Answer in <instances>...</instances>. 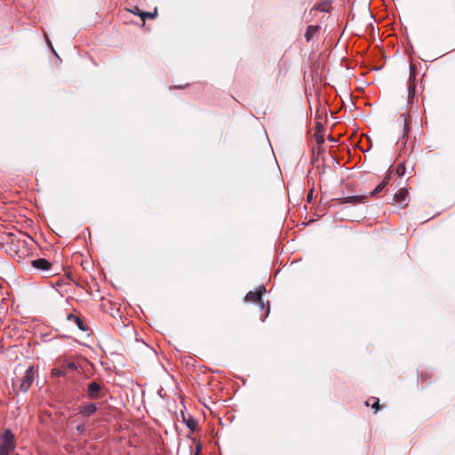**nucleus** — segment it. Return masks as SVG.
Segmentation results:
<instances>
[{"label":"nucleus","mask_w":455,"mask_h":455,"mask_svg":"<svg viewBox=\"0 0 455 455\" xmlns=\"http://www.w3.org/2000/svg\"><path fill=\"white\" fill-rule=\"evenodd\" d=\"M14 449V435L10 429H5L0 435V455H10Z\"/></svg>","instance_id":"f257e3e1"},{"label":"nucleus","mask_w":455,"mask_h":455,"mask_svg":"<svg viewBox=\"0 0 455 455\" xmlns=\"http://www.w3.org/2000/svg\"><path fill=\"white\" fill-rule=\"evenodd\" d=\"M266 292V288L263 285H260L257 288L256 291H249L244 299L247 302L252 303H262V295Z\"/></svg>","instance_id":"f03ea898"},{"label":"nucleus","mask_w":455,"mask_h":455,"mask_svg":"<svg viewBox=\"0 0 455 455\" xmlns=\"http://www.w3.org/2000/svg\"><path fill=\"white\" fill-rule=\"evenodd\" d=\"M34 374H35L34 367L33 366L28 367L25 372V375L21 379V383H20V389L21 391L27 392L29 389L31 384L34 381Z\"/></svg>","instance_id":"7ed1b4c3"},{"label":"nucleus","mask_w":455,"mask_h":455,"mask_svg":"<svg viewBox=\"0 0 455 455\" xmlns=\"http://www.w3.org/2000/svg\"><path fill=\"white\" fill-rule=\"evenodd\" d=\"M394 199L395 203L401 207H404L408 204L410 196L409 192L406 188H401L395 196Z\"/></svg>","instance_id":"20e7f679"},{"label":"nucleus","mask_w":455,"mask_h":455,"mask_svg":"<svg viewBox=\"0 0 455 455\" xmlns=\"http://www.w3.org/2000/svg\"><path fill=\"white\" fill-rule=\"evenodd\" d=\"M368 196H347L343 198L338 199L339 203L340 204H364L367 201Z\"/></svg>","instance_id":"39448f33"},{"label":"nucleus","mask_w":455,"mask_h":455,"mask_svg":"<svg viewBox=\"0 0 455 455\" xmlns=\"http://www.w3.org/2000/svg\"><path fill=\"white\" fill-rule=\"evenodd\" d=\"M98 407L96 403H83L79 408V413L84 417H90L96 412Z\"/></svg>","instance_id":"423d86ee"},{"label":"nucleus","mask_w":455,"mask_h":455,"mask_svg":"<svg viewBox=\"0 0 455 455\" xmlns=\"http://www.w3.org/2000/svg\"><path fill=\"white\" fill-rule=\"evenodd\" d=\"M32 267L41 271H49L52 267V263L45 259H37L32 260Z\"/></svg>","instance_id":"0eeeda50"},{"label":"nucleus","mask_w":455,"mask_h":455,"mask_svg":"<svg viewBox=\"0 0 455 455\" xmlns=\"http://www.w3.org/2000/svg\"><path fill=\"white\" fill-rule=\"evenodd\" d=\"M101 391V386L98 382H91L88 385V396L92 399H97L100 397Z\"/></svg>","instance_id":"6e6552de"},{"label":"nucleus","mask_w":455,"mask_h":455,"mask_svg":"<svg viewBox=\"0 0 455 455\" xmlns=\"http://www.w3.org/2000/svg\"><path fill=\"white\" fill-rule=\"evenodd\" d=\"M182 419L186 426L192 431L195 432L197 429L198 423L197 420L192 417L190 414H185L181 412Z\"/></svg>","instance_id":"1a4fd4ad"},{"label":"nucleus","mask_w":455,"mask_h":455,"mask_svg":"<svg viewBox=\"0 0 455 455\" xmlns=\"http://www.w3.org/2000/svg\"><path fill=\"white\" fill-rule=\"evenodd\" d=\"M319 29H320L319 26H313V25L308 26L307 28V31L305 34L306 40L307 42L311 41L312 38L314 37V36L318 33Z\"/></svg>","instance_id":"9d476101"},{"label":"nucleus","mask_w":455,"mask_h":455,"mask_svg":"<svg viewBox=\"0 0 455 455\" xmlns=\"http://www.w3.org/2000/svg\"><path fill=\"white\" fill-rule=\"evenodd\" d=\"M133 14L140 16L141 18V20H143V22H145V20L147 18H148V19H155L157 16V8L156 7L154 9L153 12H133Z\"/></svg>","instance_id":"9b49d317"},{"label":"nucleus","mask_w":455,"mask_h":455,"mask_svg":"<svg viewBox=\"0 0 455 455\" xmlns=\"http://www.w3.org/2000/svg\"><path fill=\"white\" fill-rule=\"evenodd\" d=\"M330 7H331L330 4L327 2H324V3L318 4L315 6V9L320 12H328L330 10Z\"/></svg>","instance_id":"f8f14e48"},{"label":"nucleus","mask_w":455,"mask_h":455,"mask_svg":"<svg viewBox=\"0 0 455 455\" xmlns=\"http://www.w3.org/2000/svg\"><path fill=\"white\" fill-rule=\"evenodd\" d=\"M414 69V67L413 66H411V76H410V84H409V87H408V91H409V97H411V95L414 93L415 92V85L412 84L411 82V79H412V71Z\"/></svg>","instance_id":"ddd939ff"},{"label":"nucleus","mask_w":455,"mask_h":455,"mask_svg":"<svg viewBox=\"0 0 455 455\" xmlns=\"http://www.w3.org/2000/svg\"><path fill=\"white\" fill-rule=\"evenodd\" d=\"M386 187V182H381L380 184H379L376 188L374 190H372L370 195L368 196H376L377 194L380 193Z\"/></svg>","instance_id":"4468645a"},{"label":"nucleus","mask_w":455,"mask_h":455,"mask_svg":"<svg viewBox=\"0 0 455 455\" xmlns=\"http://www.w3.org/2000/svg\"><path fill=\"white\" fill-rule=\"evenodd\" d=\"M75 323L81 331H87V325L84 323V320L81 319L79 316H76Z\"/></svg>","instance_id":"2eb2a0df"},{"label":"nucleus","mask_w":455,"mask_h":455,"mask_svg":"<svg viewBox=\"0 0 455 455\" xmlns=\"http://www.w3.org/2000/svg\"><path fill=\"white\" fill-rule=\"evenodd\" d=\"M65 374V370L62 368H53L52 370V375L54 377H60Z\"/></svg>","instance_id":"dca6fc26"},{"label":"nucleus","mask_w":455,"mask_h":455,"mask_svg":"<svg viewBox=\"0 0 455 455\" xmlns=\"http://www.w3.org/2000/svg\"><path fill=\"white\" fill-rule=\"evenodd\" d=\"M403 118V136L409 132V119L404 115H402Z\"/></svg>","instance_id":"f3484780"},{"label":"nucleus","mask_w":455,"mask_h":455,"mask_svg":"<svg viewBox=\"0 0 455 455\" xmlns=\"http://www.w3.org/2000/svg\"><path fill=\"white\" fill-rule=\"evenodd\" d=\"M405 171H406V168L403 164H400L397 165L396 173L398 176H400V177L403 176L405 173Z\"/></svg>","instance_id":"a211bd4d"},{"label":"nucleus","mask_w":455,"mask_h":455,"mask_svg":"<svg viewBox=\"0 0 455 455\" xmlns=\"http://www.w3.org/2000/svg\"><path fill=\"white\" fill-rule=\"evenodd\" d=\"M429 379H431V375L427 371H423V372L420 373V379H421V381H427Z\"/></svg>","instance_id":"6ab92c4d"},{"label":"nucleus","mask_w":455,"mask_h":455,"mask_svg":"<svg viewBox=\"0 0 455 455\" xmlns=\"http://www.w3.org/2000/svg\"><path fill=\"white\" fill-rule=\"evenodd\" d=\"M371 407L375 410V412H377L379 410V401L378 398H376V401L373 403Z\"/></svg>","instance_id":"aec40b11"},{"label":"nucleus","mask_w":455,"mask_h":455,"mask_svg":"<svg viewBox=\"0 0 455 455\" xmlns=\"http://www.w3.org/2000/svg\"><path fill=\"white\" fill-rule=\"evenodd\" d=\"M76 429H77V431H79V432H84V431L86 429V427H85V425H84V424L78 425V426L76 427Z\"/></svg>","instance_id":"412c9836"},{"label":"nucleus","mask_w":455,"mask_h":455,"mask_svg":"<svg viewBox=\"0 0 455 455\" xmlns=\"http://www.w3.org/2000/svg\"><path fill=\"white\" fill-rule=\"evenodd\" d=\"M67 367L69 368V369H75L76 365H75L74 363H67Z\"/></svg>","instance_id":"4be33fe9"},{"label":"nucleus","mask_w":455,"mask_h":455,"mask_svg":"<svg viewBox=\"0 0 455 455\" xmlns=\"http://www.w3.org/2000/svg\"><path fill=\"white\" fill-rule=\"evenodd\" d=\"M129 12H131L132 13H133V12H141L138 6H134L132 10H129Z\"/></svg>","instance_id":"5701e85b"},{"label":"nucleus","mask_w":455,"mask_h":455,"mask_svg":"<svg viewBox=\"0 0 455 455\" xmlns=\"http://www.w3.org/2000/svg\"><path fill=\"white\" fill-rule=\"evenodd\" d=\"M312 197H313V191H310L307 195V201L310 202L312 200Z\"/></svg>","instance_id":"b1692460"},{"label":"nucleus","mask_w":455,"mask_h":455,"mask_svg":"<svg viewBox=\"0 0 455 455\" xmlns=\"http://www.w3.org/2000/svg\"><path fill=\"white\" fill-rule=\"evenodd\" d=\"M76 315H72V314H69V315H68V320H74V321H75V320H76Z\"/></svg>","instance_id":"393cba45"},{"label":"nucleus","mask_w":455,"mask_h":455,"mask_svg":"<svg viewBox=\"0 0 455 455\" xmlns=\"http://www.w3.org/2000/svg\"><path fill=\"white\" fill-rule=\"evenodd\" d=\"M390 180V176L387 175L382 182H386V186L387 185L388 181Z\"/></svg>","instance_id":"a878e982"},{"label":"nucleus","mask_w":455,"mask_h":455,"mask_svg":"<svg viewBox=\"0 0 455 455\" xmlns=\"http://www.w3.org/2000/svg\"><path fill=\"white\" fill-rule=\"evenodd\" d=\"M188 84H186V85H184V86H183V85H177V86H175V87H176V88H178V89H182V88H185V87H186V86H188Z\"/></svg>","instance_id":"bb28decb"},{"label":"nucleus","mask_w":455,"mask_h":455,"mask_svg":"<svg viewBox=\"0 0 455 455\" xmlns=\"http://www.w3.org/2000/svg\"><path fill=\"white\" fill-rule=\"evenodd\" d=\"M195 455H197V454H195Z\"/></svg>","instance_id":"cd10ccee"}]
</instances>
